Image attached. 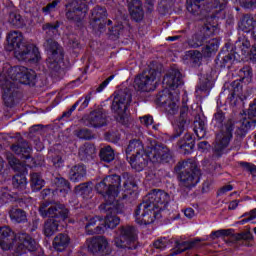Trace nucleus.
I'll return each instance as SVG.
<instances>
[{
    "instance_id": "1",
    "label": "nucleus",
    "mask_w": 256,
    "mask_h": 256,
    "mask_svg": "<svg viewBox=\"0 0 256 256\" xmlns=\"http://www.w3.org/2000/svg\"><path fill=\"white\" fill-rule=\"evenodd\" d=\"M170 199L167 192L152 190L134 211L136 223L138 225H151L155 219H161V211H164Z\"/></svg>"
},
{
    "instance_id": "2",
    "label": "nucleus",
    "mask_w": 256,
    "mask_h": 256,
    "mask_svg": "<svg viewBox=\"0 0 256 256\" xmlns=\"http://www.w3.org/2000/svg\"><path fill=\"white\" fill-rule=\"evenodd\" d=\"M8 78L4 83L1 84L3 89L2 98L6 107H11L15 105V97H17V91H15V84L12 81H19V83H23L24 85H31L35 83V79H37V74L33 70H29L24 66H18L15 68H11L9 71Z\"/></svg>"
},
{
    "instance_id": "3",
    "label": "nucleus",
    "mask_w": 256,
    "mask_h": 256,
    "mask_svg": "<svg viewBox=\"0 0 256 256\" xmlns=\"http://www.w3.org/2000/svg\"><path fill=\"white\" fill-rule=\"evenodd\" d=\"M43 31L46 32L44 49L49 53V57L47 59V65L50 71L53 73H59L61 66L59 65L60 61H63V47L59 45L57 41L53 38V35H57V31L59 30V22L56 23H46L42 26Z\"/></svg>"
},
{
    "instance_id": "4",
    "label": "nucleus",
    "mask_w": 256,
    "mask_h": 256,
    "mask_svg": "<svg viewBox=\"0 0 256 256\" xmlns=\"http://www.w3.org/2000/svg\"><path fill=\"white\" fill-rule=\"evenodd\" d=\"M174 173L179 181L181 193H189L201 177V170L197 164L187 160L179 161L174 167Z\"/></svg>"
},
{
    "instance_id": "5",
    "label": "nucleus",
    "mask_w": 256,
    "mask_h": 256,
    "mask_svg": "<svg viewBox=\"0 0 256 256\" xmlns=\"http://www.w3.org/2000/svg\"><path fill=\"white\" fill-rule=\"evenodd\" d=\"M137 228L130 225L120 226L116 231L114 245L118 249H137Z\"/></svg>"
},
{
    "instance_id": "6",
    "label": "nucleus",
    "mask_w": 256,
    "mask_h": 256,
    "mask_svg": "<svg viewBox=\"0 0 256 256\" xmlns=\"http://www.w3.org/2000/svg\"><path fill=\"white\" fill-rule=\"evenodd\" d=\"M235 129V121L233 119H228L224 126L216 133V138L213 143V151L216 155H221L223 150L229 147V143L233 139V130Z\"/></svg>"
},
{
    "instance_id": "7",
    "label": "nucleus",
    "mask_w": 256,
    "mask_h": 256,
    "mask_svg": "<svg viewBox=\"0 0 256 256\" xmlns=\"http://www.w3.org/2000/svg\"><path fill=\"white\" fill-rule=\"evenodd\" d=\"M131 101L132 95L129 89L125 88L124 90H119L115 93L111 109L113 113H115L117 121L120 123L121 121H124L125 113L131 104Z\"/></svg>"
},
{
    "instance_id": "8",
    "label": "nucleus",
    "mask_w": 256,
    "mask_h": 256,
    "mask_svg": "<svg viewBox=\"0 0 256 256\" xmlns=\"http://www.w3.org/2000/svg\"><path fill=\"white\" fill-rule=\"evenodd\" d=\"M159 75L157 69L148 66L142 73L138 74L134 79V87L138 91L149 93L155 91L156 79Z\"/></svg>"
},
{
    "instance_id": "9",
    "label": "nucleus",
    "mask_w": 256,
    "mask_h": 256,
    "mask_svg": "<svg viewBox=\"0 0 256 256\" xmlns=\"http://www.w3.org/2000/svg\"><path fill=\"white\" fill-rule=\"evenodd\" d=\"M39 213L41 217H49L56 221H65L69 218V209L59 202H43L40 204Z\"/></svg>"
},
{
    "instance_id": "10",
    "label": "nucleus",
    "mask_w": 256,
    "mask_h": 256,
    "mask_svg": "<svg viewBox=\"0 0 256 256\" xmlns=\"http://www.w3.org/2000/svg\"><path fill=\"white\" fill-rule=\"evenodd\" d=\"M150 151L148 153L149 161L152 163H171L175 155L169 147L162 143H157L155 140H148Z\"/></svg>"
},
{
    "instance_id": "11",
    "label": "nucleus",
    "mask_w": 256,
    "mask_h": 256,
    "mask_svg": "<svg viewBox=\"0 0 256 256\" xmlns=\"http://www.w3.org/2000/svg\"><path fill=\"white\" fill-rule=\"evenodd\" d=\"M121 187V176L112 174L106 176L102 181L96 184L95 189L100 195H108L115 199L119 195V189Z\"/></svg>"
},
{
    "instance_id": "12",
    "label": "nucleus",
    "mask_w": 256,
    "mask_h": 256,
    "mask_svg": "<svg viewBox=\"0 0 256 256\" xmlns=\"http://www.w3.org/2000/svg\"><path fill=\"white\" fill-rule=\"evenodd\" d=\"M89 7L81 0H70L65 4V17L72 23H82Z\"/></svg>"
},
{
    "instance_id": "13",
    "label": "nucleus",
    "mask_w": 256,
    "mask_h": 256,
    "mask_svg": "<svg viewBox=\"0 0 256 256\" xmlns=\"http://www.w3.org/2000/svg\"><path fill=\"white\" fill-rule=\"evenodd\" d=\"M101 213L106 214L104 225L108 227V229H115L119 223H121V219L119 218V213H123V206L117 202L112 203H104L99 206Z\"/></svg>"
},
{
    "instance_id": "14",
    "label": "nucleus",
    "mask_w": 256,
    "mask_h": 256,
    "mask_svg": "<svg viewBox=\"0 0 256 256\" xmlns=\"http://www.w3.org/2000/svg\"><path fill=\"white\" fill-rule=\"evenodd\" d=\"M88 251L93 256H113V250L109 245V240L105 236H94L86 240Z\"/></svg>"
},
{
    "instance_id": "15",
    "label": "nucleus",
    "mask_w": 256,
    "mask_h": 256,
    "mask_svg": "<svg viewBox=\"0 0 256 256\" xmlns=\"http://www.w3.org/2000/svg\"><path fill=\"white\" fill-rule=\"evenodd\" d=\"M156 105L165 107L170 115L177 114L179 111V94L172 93L168 89L159 92L155 99Z\"/></svg>"
},
{
    "instance_id": "16",
    "label": "nucleus",
    "mask_w": 256,
    "mask_h": 256,
    "mask_svg": "<svg viewBox=\"0 0 256 256\" xmlns=\"http://www.w3.org/2000/svg\"><path fill=\"white\" fill-rule=\"evenodd\" d=\"M14 56L16 59H18V61H28L30 63H39L41 60V53H39V48L27 42L14 50Z\"/></svg>"
},
{
    "instance_id": "17",
    "label": "nucleus",
    "mask_w": 256,
    "mask_h": 256,
    "mask_svg": "<svg viewBox=\"0 0 256 256\" xmlns=\"http://www.w3.org/2000/svg\"><path fill=\"white\" fill-rule=\"evenodd\" d=\"M111 25L113 21L107 20V9L105 7L96 6L91 13L90 25L96 33H105V29Z\"/></svg>"
},
{
    "instance_id": "18",
    "label": "nucleus",
    "mask_w": 256,
    "mask_h": 256,
    "mask_svg": "<svg viewBox=\"0 0 256 256\" xmlns=\"http://www.w3.org/2000/svg\"><path fill=\"white\" fill-rule=\"evenodd\" d=\"M81 122L86 127H93L94 129L105 127L107 125V112L103 108H98L83 116Z\"/></svg>"
},
{
    "instance_id": "19",
    "label": "nucleus",
    "mask_w": 256,
    "mask_h": 256,
    "mask_svg": "<svg viewBox=\"0 0 256 256\" xmlns=\"http://www.w3.org/2000/svg\"><path fill=\"white\" fill-rule=\"evenodd\" d=\"M256 124V99L249 105L248 118L240 120V126L236 130V137L243 139L247 135V131L251 129V125Z\"/></svg>"
},
{
    "instance_id": "20",
    "label": "nucleus",
    "mask_w": 256,
    "mask_h": 256,
    "mask_svg": "<svg viewBox=\"0 0 256 256\" xmlns=\"http://www.w3.org/2000/svg\"><path fill=\"white\" fill-rule=\"evenodd\" d=\"M219 237H230L231 243H235V241H251L253 239V235L249 231L233 234L232 229H221L210 234L212 241L219 239Z\"/></svg>"
},
{
    "instance_id": "21",
    "label": "nucleus",
    "mask_w": 256,
    "mask_h": 256,
    "mask_svg": "<svg viewBox=\"0 0 256 256\" xmlns=\"http://www.w3.org/2000/svg\"><path fill=\"white\" fill-rule=\"evenodd\" d=\"M37 247V242L29 234L25 232L18 234V245L15 250L17 255H23L27 253V251L33 253L37 251Z\"/></svg>"
},
{
    "instance_id": "22",
    "label": "nucleus",
    "mask_w": 256,
    "mask_h": 256,
    "mask_svg": "<svg viewBox=\"0 0 256 256\" xmlns=\"http://www.w3.org/2000/svg\"><path fill=\"white\" fill-rule=\"evenodd\" d=\"M149 145L146 147V152L141 154H131V156H126L128 163H130L132 169L135 171H143L147 167L149 162Z\"/></svg>"
},
{
    "instance_id": "23",
    "label": "nucleus",
    "mask_w": 256,
    "mask_h": 256,
    "mask_svg": "<svg viewBox=\"0 0 256 256\" xmlns=\"http://www.w3.org/2000/svg\"><path fill=\"white\" fill-rule=\"evenodd\" d=\"M191 112L189 111V106L183 105L180 108V115L177 120V128L175 137H181L183 132L185 131L186 127L191 124L192 121Z\"/></svg>"
},
{
    "instance_id": "24",
    "label": "nucleus",
    "mask_w": 256,
    "mask_h": 256,
    "mask_svg": "<svg viewBox=\"0 0 256 256\" xmlns=\"http://www.w3.org/2000/svg\"><path fill=\"white\" fill-rule=\"evenodd\" d=\"M216 30L217 27H215L214 25L204 24L201 28L202 34H195L194 36H192V41H190L191 47H201V45L205 43V39H207V37H211V35H213Z\"/></svg>"
},
{
    "instance_id": "25",
    "label": "nucleus",
    "mask_w": 256,
    "mask_h": 256,
    "mask_svg": "<svg viewBox=\"0 0 256 256\" xmlns=\"http://www.w3.org/2000/svg\"><path fill=\"white\" fill-rule=\"evenodd\" d=\"M15 241V232L9 226L0 227V247L3 251H9Z\"/></svg>"
},
{
    "instance_id": "26",
    "label": "nucleus",
    "mask_w": 256,
    "mask_h": 256,
    "mask_svg": "<svg viewBox=\"0 0 256 256\" xmlns=\"http://www.w3.org/2000/svg\"><path fill=\"white\" fill-rule=\"evenodd\" d=\"M10 149L16 155H20L22 159H31V146L23 138H19L16 143L11 145Z\"/></svg>"
},
{
    "instance_id": "27",
    "label": "nucleus",
    "mask_w": 256,
    "mask_h": 256,
    "mask_svg": "<svg viewBox=\"0 0 256 256\" xmlns=\"http://www.w3.org/2000/svg\"><path fill=\"white\" fill-rule=\"evenodd\" d=\"M163 85H166L169 89H177V87L183 85L181 72L177 69H172L164 76Z\"/></svg>"
},
{
    "instance_id": "28",
    "label": "nucleus",
    "mask_w": 256,
    "mask_h": 256,
    "mask_svg": "<svg viewBox=\"0 0 256 256\" xmlns=\"http://www.w3.org/2000/svg\"><path fill=\"white\" fill-rule=\"evenodd\" d=\"M129 13L134 21H142L145 15L141 0H127Z\"/></svg>"
},
{
    "instance_id": "29",
    "label": "nucleus",
    "mask_w": 256,
    "mask_h": 256,
    "mask_svg": "<svg viewBox=\"0 0 256 256\" xmlns=\"http://www.w3.org/2000/svg\"><path fill=\"white\" fill-rule=\"evenodd\" d=\"M141 153H147V148H145L143 141H141V139L130 140L126 148V157L140 155Z\"/></svg>"
},
{
    "instance_id": "30",
    "label": "nucleus",
    "mask_w": 256,
    "mask_h": 256,
    "mask_svg": "<svg viewBox=\"0 0 256 256\" xmlns=\"http://www.w3.org/2000/svg\"><path fill=\"white\" fill-rule=\"evenodd\" d=\"M122 179L124 180L123 187L125 193L123 199H127L129 195H133V192L137 189V184L135 183V178L129 172H124Z\"/></svg>"
},
{
    "instance_id": "31",
    "label": "nucleus",
    "mask_w": 256,
    "mask_h": 256,
    "mask_svg": "<svg viewBox=\"0 0 256 256\" xmlns=\"http://www.w3.org/2000/svg\"><path fill=\"white\" fill-rule=\"evenodd\" d=\"M238 29L244 33H251L255 29V18L251 14H244L238 22Z\"/></svg>"
},
{
    "instance_id": "32",
    "label": "nucleus",
    "mask_w": 256,
    "mask_h": 256,
    "mask_svg": "<svg viewBox=\"0 0 256 256\" xmlns=\"http://www.w3.org/2000/svg\"><path fill=\"white\" fill-rule=\"evenodd\" d=\"M7 41H8V47L10 49H17V47H21V45H24L25 39L23 38V33L20 31H10L7 35Z\"/></svg>"
},
{
    "instance_id": "33",
    "label": "nucleus",
    "mask_w": 256,
    "mask_h": 256,
    "mask_svg": "<svg viewBox=\"0 0 256 256\" xmlns=\"http://www.w3.org/2000/svg\"><path fill=\"white\" fill-rule=\"evenodd\" d=\"M71 243V238L68 234L60 233L53 240V247L56 251H65Z\"/></svg>"
},
{
    "instance_id": "34",
    "label": "nucleus",
    "mask_w": 256,
    "mask_h": 256,
    "mask_svg": "<svg viewBox=\"0 0 256 256\" xmlns=\"http://www.w3.org/2000/svg\"><path fill=\"white\" fill-rule=\"evenodd\" d=\"M87 176V168L83 164L74 165L69 172L71 181H83L84 177Z\"/></svg>"
},
{
    "instance_id": "35",
    "label": "nucleus",
    "mask_w": 256,
    "mask_h": 256,
    "mask_svg": "<svg viewBox=\"0 0 256 256\" xmlns=\"http://www.w3.org/2000/svg\"><path fill=\"white\" fill-rule=\"evenodd\" d=\"M96 149L95 145L91 143H85L79 148L78 155L81 161H91L95 157Z\"/></svg>"
},
{
    "instance_id": "36",
    "label": "nucleus",
    "mask_w": 256,
    "mask_h": 256,
    "mask_svg": "<svg viewBox=\"0 0 256 256\" xmlns=\"http://www.w3.org/2000/svg\"><path fill=\"white\" fill-rule=\"evenodd\" d=\"M220 60L221 67H231L233 65V61H239V58L237 57V53L235 51L220 53L218 55V61Z\"/></svg>"
},
{
    "instance_id": "37",
    "label": "nucleus",
    "mask_w": 256,
    "mask_h": 256,
    "mask_svg": "<svg viewBox=\"0 0 256 256\" xmlns=\"http://www.w3.org/2000/svg\"><path fill=\"white\" fill-rule=\"evenodd\" d=\"M59 220H55L53 218H49L44 222V235L46 237H52V235H55L57 231H59Z\"/></svg>"
},
{
    "instance_id": "38",
    "label": "nucleus",
    "mask_w": 256,
    "mask_h": 256,
    "mask_svg": "<svg viewBox=\"0 0 256 256\" xmlns=\"http://www.w3.org/2000/svg\"><path fill=\"white\" fill-rule=\"evenodd\" d=\"M178 147L182 149L184 155H189L195 147V140L191 137V134H185L184 139L178 142Z\"/></svg>"
},
{
    "instance_id": "39",
    "label": "nucleus",
    "mask_w": 256,
    "mask_h": 256,
    "mask_svg": "<svg viewBox=\"0 0 256 256\" xmlns=\"http://www.w3.org/2000/svg\"><path fill=\"white\" fill-rule=\"evenodd\" d=\"M193 131L198 139H203L207 135V128L205 127V121L201 119V116H195Z\"/></svg>"
},
{
    "instance_id": "40",
    "label": "nucleus",
    "mask_w": 256,
    "mask_h": 256,
    "mask_svg": "<svg viewBox=\"0 0 256 256\" xmlns=\"http://www.w3.org/2000/svg\"><path fill=\"white\" fill-rule=\"evenodd\" d=\"M219 49V40L213 38L206 42L204 48H202V55L204 57H211V55H215Z\"/></svg>"
},
{
    "instance_id": "41",
    "label": "nucleus",
    "mask_w": 256,
    "mask_h": 256,
    "mask_svg": "<svg viewBox=\"0 0 256 256\" xmlns=\"http://www.w3.org/2000/svg\"><path fill=\"white\" fill-rule=\"evenodd\" d=\"M30 187L32 191H41L45 187V180L40 173L33 172L30 174Z\"/></svg>"
},
{
    "instance_id": "42",
    "label": "nucleus",
    "mask_w": 256,
    "mask_h": 256,
    "mask_svg": "<svg viewBox=\"0 0 256 256\" xmlns=\"http://www.w3.org/2000/svg\"><path fill=\"white\" fill-rule=\"evenodd\" d=\"M9 217L15 223H25L27 221V213L21 208H12L9 210Z\"/></svg>"
},
{
    "instance_id": "43",
    "label": "nucleus",
    "mask_w": 256,
    "mask_h": 256,
    "mask_svg": "<svg viewBox=\"0 0 256 256\" xmlns=\"http://www.w3.org/2000/svg\"><path fill=\"white\" fill-rule=\"evenodd\" d=\"M54 184L56 187V191L63 193V197L71 191V183L68 182L67 179L63 177H57L54 179Z\"/></svg>"
},
{
    "instance_id": "44",
    "label": "nucleus",
    "mask_w": 256,
    "mask_h": 256,
    "mask_svg": "<svg viewBox=\"0 0 256 256\" xmlns=\"http://www.w3.org/2000/svg\"><path fill=\"white\" fill-rule=\"evenodd\" d=\"M97 221H99L98 217L91 218L89 222L86 224V231L88 235H101V233H103V226L101 224L96 226Z\"/></svg>"
},
{
    "instance_id": "45",
    "label": "nucleus",
    "mask_w": 256,
    "mask_h": 256,
    "mask_svg": "<svg viewBox=\"0 0 256 256\" xmlns=\"http://www.w3.org/2000/svg\"><path fill=\"white\" fill-rule=\"evenodd\" d=\"M249 47H251V42L245 38H239L238 41H236L235 43V49H236V55H239V52L242 55H247V53H251V51H249Z\"/></svg>"
},
{
    "instance_id": "46",
    "label": "nucleus",
    "mask_w": 256,
    "mask_h": 256,
    "mask_svg": "<svg viewBox=\"0 0 256 256\" xmlns=\"http://www.w3.org/2000/svg\"><path fill=\"white\" fill-rule=\"evenodd\" d=\"M197 241H183L179 242L175 240V248H174V253L175 255H179L189 249H193L196 247Z\"/></svg>"
},
{
    "instance_id": "47",
    "label": "nucleus",
    "mask_w": 256,
    "mask_h": 256,
    "mask_svg": "<svg viewBox=\"0 0 256 256\" xmlns=\"http://www.w3.org/2000/svg\"><path fill=\"white\" fill-rule=\"evenodd\" d=\"M12 185L18 191H25L27 189V177L23 174H16L12 178Z\"/></svg>"
},
{
    "instance_id": "48",
    "label": "nucleus",
    "mask_w": 256,
    "mask_h": 256,
    "mask_svg": "<svg viewBox=\"0 0 256 256\" xmlns=\"http://www.w3.org/2000/svg\"><path fill=\"white\" fill-rule=\"evenodd\" d=\"M99 157L105 163H111L115 159V151L111 146H104L100 149Z\"/></svg>"
},
{
    "instance_id": "49",
    "label": "nucleus",
    "mask_w": 256,
    "mask_h": 256,
    "mask_svg": "<svg viewBox=\"0 0 256 256\" xmlns=\"http://www.w3.org/2000/svg\"><path fill=\"white\" fill-rule=\"evenodd\" d=\"M186 59H189L194 67H199L201 65V61H203V53L198 50H189L186 52Z\"/></svg>"
},
{
    "instance_id": "50",
    "label": "nucleus",
    "mask_w": 256,
    "mask_h": 256,
    "mask_svg": "<svg viewBox=\"0 0 256 256\" xmlns=\"http://www.w3.org/2000/svg\"><path fill=\"white\" fill-rule=\"evenodd\" d=\"M205 0H187V11L192 15H201V3Z\"/></svg>"
},
{
    "instance_id": "51",
    "label": "nucleus",
    "mask_w": 256,
    "mask_h": 256,
    "mask_svg": "<svg viewBox=\"0 0 256 256\" xmlns=\"http://www.w3.org/2000/svg\"><path fill=\"white\" fill-rule=\"evenodd\" d=\"M8 23L13 25V27H23L25 25V20L17 12H10L8 17Z\"/></svg>"
},
{
    "instance_id": "52",
    "label": "nucleus",
    "mask_w": 256,
    "mask_h": 256,
    "mask_svg": "<svg viewBox=\"0 0 256 256\" xmlns=\"http://www.w3.org/2000/svg\"><path fill=\"white\" fill-rule=\"evenodd\" d=\"M238 76L242 81H247V83H250L251 79L253 78V70L250 66H244L242 69L239 70Z\"/></svg>"
},
{
    "instance_id": "53",
    "label": "nucleus",
    "mask_w": 256,
    "mask_h": 256,
    "mask_svg": "<svg viewBox=\"0 0 256 256\" xmlns=\"http://www.w3.org/2000/svg\"><path fill=\"white\" fill-rule=\"evenodd\" d=\"M76 135L77 137H79V139H85L86 141H90V139H95V134L93 133V131L87 128H82L76 131Z\"/></svg>"
},
{
    "instance_id": "54",
    "label": "nucleus",
    "mask_w": 256,
    "mask_h": 256,
    "mask_svg": "<svg viewBox=\"0 0 256 256\" xmlns=\"http://www.w3.org/2000/svg\"><path fill=\"white\" fill-rule=\"evenodd\" d=\"M242 171L249 173L252 177H256V165L250 162H239Z\"/></svg>"
},
{
    "instance_id": "55",
    "label": "nucleus",
    "mask_w": 256,
    "mask_h": 256,
    "mask_svg": "<svg viewBox=\"0 0 256 256\" xmlns=\"http://www.w3.org/2000/svg\"><path fill=\"white\" fill-rule=\"evenodd\" d=\"M7 161L10 165V167H12L14 169V171H21L23 165L21 164V161L17 158H15V156L13 154H8L7 155Z\"/></svg>"
},
{
    "instance_id": "56",
    "label": "nucleus",
    "mask_w": 256,
    "mask_h": 256,
    "mask_svg": "<svg viewBox=\"0 0 256 256\" xmlns=\"http://www.w3.org/2000/svg\"><path fill=\"white\" fill-rule=\"evenodd\" d=\"M223 121H225V113H223V111H217L214 114V118L212 120V123L216 126V127H223Z\"/></svg>"
},
{
    "instance_id": "57",
    "label": "nucleus",
    "mask_w": 256,
    "mask_h": 256,
    "mask_svg": "<svg viewBox=\"0 0 256 256\" xmlns=\"http://www.w3.org/2000/svg\"><path fill=\"white\" fill-rule=\"evenodd\" d=\"M49 155L54 167H56L57 169L63 167V163H65V161L63 160V157H61V155L53 154V152H51Z\"/></svg>"
},
{
    "instance_id": "58",
    "label": "nucleus",
    "mask_w": 256,
    "mask_h": 256,
    "mask_svg": "<svg viewBox=\"0 0 256 256\" xmlns=\"http://www.w3.org/2000/svg\"><path fill=\"white\" fill-rule=\"evenodd\" d=\"M211 89V82L209 80H204L200 83V85L196 88V93L199 95V93H207Z\"/></svg>"
},
{
    "instance_id": "59",
    "label": "nucleus",
    "mask_w": 256,
    "mask_h": 256,
    "mask_svg": "<svg viewBox=\"0 0 256 256\" xmlns=\"http://www.w3.org/2000/svg\"><path fill=\"white\" fill-rule=\"evenodd\" d=\"M59 3H61L60 0H54L53 2L48 3L45 7L42 8V12L43 13L53 12L55 9H57V5H59Z\"/></svg>"
},
{
    "instance_id": "60",
    "label": "nucleus",
    "mask_w": 256,
    "mask_h": 256,
    "mask_svg": "<svg viewBox=\"0 0 256 256\" xmlns=\"http://www.w3.org/2000/svg\"><path fill=\"white\" fill-rule=\"evenodd\" d=\"M211 5L213 9H219L223 11L227 7V0H211Z\"/></svg>"
},
{
    "instance_id": "61",
    "label": "nucleus",
    "mask_w": 256,
    "mask_h": 256,
    "mask_svg": "<svg viewBox=\"0 0 256 256\" xmlns=\"http://www.w3.org/2000/svg\"><path fill=\"white\" fill-rule=\"evenodd\" d=\"M240 5L244 7V9H255L256 8V0H239Z\"/></svg>"
},
{
    "instance_id": "62",
    "label": "nucleus",
    "mask_w": 256,
    "mask_h": 256,
    "mask_svg": "<svg viewBox=\"0 0 256 256\" xmlns=\"http://www.w3.org/2000/svg\"><path fill=\"white\" fill-rule=\"evenodd\" d=\"M76 193H89L91 191V188H89V184L82 183L75 187Z\"/></svg>"
},
{
    "instance_id": "63",
    "label": "nucleus",
    "mask_w": 256,
    "mask_h": 256,
    "mask_svg": "<svg viewBox=\"0 0 256 256\" xmlns=\"http://www.w3.org/2000/svg\"><path fill=\"white\" fill-rule=\"evenodd\" d=\"M243 217H246L242 220V223H247L249 221H253V219H256V208L251 210L249 213H245Z\"/></svg>"
},
{
    "instance_id": "64",
    "label": "nucleus",
    "mask_w": 256,
    "mask_h": 256,
    "mask_svg": "<svg viewBox=\"0 0 256 256\" xmlns=\"http://www.w3.org/2000/svg\"><path fill=\"white\" fill-rule=\"evenodd\" d=\"M140 121L142 125H145V127H149L150 125H153V116L146 115V116L140 117Z\"/></svg>"
}]
</instances>
